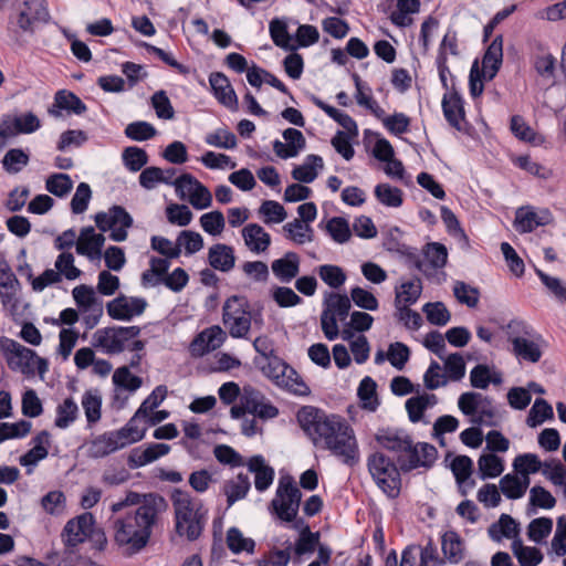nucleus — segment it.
<instances>
[{
	"label": "nucleus",
	"mask_w": 566,
	"mask_h": 566,
	"mask_svg": "<svg viewBox=\"0 0 566 566\" xmlns=\"http://www.w3.org/2000/svg\"><path fill=\"white\" fill-rule=\"evenodd\" d=\"M297 421L314 446L329 450L345 464L358 462V448L353 429L339 416L304 406L297 412Z\"/></svg>",
	"instance_id": "f257e3e1"
},
{
	"label": "nucleus",
	"mask_w": 566,
	"mask_h": 566,
	"mask_svg": "<svg viewBox=\"0 0 566 566\" xmlns=\"http://www.w3.org/2000/svg\"><path fill=\"white\" fill-rule=\"evenodd\" d=\"M165 506L166 501L161 495L148 494L136 510L116 517L113 521L116 544L126 547L129 554L143 549L149 541L158 511Z\"/></svg>",
	"instance_id": "f03ea898"
},
{
	"label": "nucleus",
	"mask_w": 566,
	"mask_h": 566,
	"mask_svg": "<svg viewBox=\"0 0 566 566\" xmlns=\"http://www.w3.org/2000/svg\"><path fill=\"white\" fill-rule=\"evenodd\" d=\"M375 438L384 449L395 454L400 470L405 473L420 467L429 469L438 457L434 446L427 442L415 443L412 437L403 429H380Z\"/></svg>",
	"instance_id": "7ed1b4c3"
},
{
	"label": "nucleus",
	"mask_w": 566,
	"mask_h": 566,
	"mask_svg": "<svg viewBox=\"0 0 566 566\" xmlns=\"http://www.w3.org/2000/svg\"><path fill=\"white\" fill-rule=\"evenodd\" d=\"M50 12L43 0H23L12 7L6 25L8 43L14 49H23L29 39L50 21Z\"/></svg>",
	"instance_id": "20e7f679"
},
{
	"label": "nucleus",
	"mask_w": 566,
	"mask_h": 566,
	"mask_svg": "<svg viewBox=\"0 0 566 566\" xmlns=\"http://www.w3.org/2000/svg\"><path fill=\"white\" fill-rule=\"evenodd\" d=\"M175 512V530L179 536L196 541L202 533L207 512L202 502L181 489H174L170 494Z\"/></svg>",
	"instance_id": "39448f33"
},
{
	"label": "nucleus",
	"mask_w": 566,
	"mask_h": 566,
	"mask_svg": "<svg viewBox=\"0 0 566 566\" xmlns=\"http://www.w3.org/2000/svg\"><path fill=\"white\" fill-rule=\"evenodd\" d=\"M368 471L379 489L389 497L397 499L401 490L400 467L382 452L368 457Z\"/></svg>",
	"instance_id": "423d86ee"
},
{
	"label": "nucleus",
	"mask_w": 566,
	"mask_h": 566,
	"mask_svg": "<svg viewBox=\"0 0 566 566\" xmlns=\"http://www.w3.org/2000/svg\"><path fill=\"white\" fill-rule=\"evenodd\" d=\"M260 365L262 374L271 379L277 387L284 388L297 396H306L311 392L297 371L279 356L270 357Z\"/></svg>",
	"instance_id": "0eeeda50"
},
{
	"label": "nucleus",
	"mask_w": 566,
	"mask_h": 566,
	"mask_svg": "<svg viewBox=\"0 0 566 566\" xmlns=\"http://www.w3.org/2000/svg\"><path fill=\"white\" fill-rule=\"evenodd\" d=\"M302 492L291 476L281 478L274 499L270 503L271 513L282 522L290 523L297 516Z\"/></svg>",
	"instance_id": "6e6552de"
},
{
	"label": "nucleus",
	"mask_w": 566,
	"mask_h": 566,
	"mask_svg": "<svg viewBox=\"0 0 566 566\" xmlns=\"http://www.w3.org/2000/svg\"><path fill=\"white\" fill-rule=\"evenodd\" d=\"M222 322L233 338H245L251 328L252 316L244 296L232 295L223 304Z\"/></svg>",
	"instance_id": "1a4fd4ad"
},
{
	"label": "nucleus",
	"mask_w": 566,
	"mask_h": 566,
	"mask_svg": "<svg viewBox=\"0 0 566 566\" xmlns=\"http://www.w3.org/2000/svg\"><path fill=\"white\" fill-rule=\"evenodd\" d=\"M139 326L104 327L93 335V346L102 348L106 354H119L126 348V343L139 336Z\"/></svg>",
	"instance_id": "9d476101"
},
{
	"label": "nucleus",
	"mask_w": 566,
	"mask_h": 566,
	"mask_svg": "<svg viewBox=\"0 0 566 566\" xmlns=\"http://www.w3.org/2000/svg\"><path fill=\"white\" fill-rule=\"evenodd\" d=\"M96 227L106 232L111 230L109 238L115 242H122L127 239V229L133 226L132 216L122 206H113L108 212H98L95 214Z\"/></svg>",
	"instance_id": "9b49d317"
},
{
	"label": "nucleus",
	"mask_w": 566,
	"mask_h": 566,
	"mask_svg": "<svg viewBox=\"0 0 566 566\" xmlns=\"http://www.w3.org/2000/svg\"><path fill=\"white\" fill-rule=\"evenodd\" d=\"M41 127L40 119L32 112L4 114L0 119V150L8 140L20 134H32Z\"/></svg>",
	"instance_id": "f8f14e48"
},
{
	"label": "nucleus",
	"mask_w": 566,
	"mask_h": 566,
	"mask_svg": "<svg viewBox=\"0 0 566 566\" xmlns=\"http://www.w3.org/2000/svg\"><path fill=\"white\" fill-rule=\"evenodd\" d=\"M509 339L513 345V354L524 360L531 363L539 361L542 350L533 340L520 336V334L528 335L527 326L523 322L512 321L509 324Z\"/></svg>",
	"instance_id": "ddd939ff"
},
{
	"label": "nucleus",
	"mask_w": 566,
	"mask_h": 566,
	"mask_svg": "<svg viewBox=\"0 0 566 566\" xmlns=\"http://www.w3.org/2000/svg\"><path fill=\"white\" fill-rule=\"evenodd\" d=\"M189 186V201L193 208L202 210L207 209L212 203V196L209 189L203 186L197 178L190 174L180 175L175 181L174 187L180 198L185 197V188Z\"/></svg>",
	"instance_id": "4468645a"
},
{
	"label": "nucleus",
	"mask_w": 566,
	"mask_h": 566,
	"mask_svg": "<svg viewBox=\"0 0 566 566\" xmlns=\"http://www.w3.org/2000/svg\"><path fill=\"white\" fill-rule=\"evenodd\" d=\"M147 305L144 297L120 294L106 304V310L113 319L129 322L134 316L142 315Z\"/></svg>",
	"instance_id": "2eb2a0df"
},
{
	"label": "nucleus",
	"mask_w": 566,
	"mask_h": 566,
	"mask_svg": "<svg viewBox=\"0 0 566 566\" xmlns=\"http://www.w3.org/2000/svg\"><path fill=\"white\" fill-rule=\"evenodd\" d=\"M0 349L6 357L9 368L12 370L21 369L25 373V369L30 367L31 361L36 357L34 350L8 337L0 338Z\"/></svg>",
	"instance_id": "dca6fc26"
},
{
	"label": "nucleus",
	"mask_w": 566,
	"mask_h": 566,
	"mask_svg": "<svg viewBox=\"0 0 566 566\" xmlns=\"http://www.w3.org/2000/svg\"><path fill=\"white\" fill-rule=\"evenodd\" d=\"M95 521L92 513H83L82 515L70 520L65 527V544L67 546H76L83 543L92 533Z\"/></svg>",
	"instance_id": "f3484780"
},
{
	"label": "nucleus",
	"mask_w": 566,
	"mask_h": 566,
	"mask_svg": "<svg viewBox=\"0 0 566 566\" xmlns=\"http://www.w3.org/2000/svg\"><path fill=\"white\" fill-rule=\"evenodd\" d=\"M283 138L286 144L279 139L273 142V150L281 159L296 157L306 146L303 133L296 128H286L283 130Z\"/></svg>",
	"instance_id": "a211bd4d"
},
{
	"label": "nucleus",
	"mask_w": 566,
	"mask_h": 566,
	"mask_svg": "<svg viewBox=\"0 0 566 566\" xmlns=\"http://www.w3.org/2000/svg\"><path fill=\"white\" fill-rule=\"evenodd\" d=\"M553 222V216L549 210L544 209L539 212L520 208L516 211L514 228L520 233L532 232L539 226H546Z\"/></svg>",
	"instance_id": "6ab92c4d"
},
{
	"label": "nucleus",
	"mask_w": 566,
	"mask_h": 566,
	"mask_svg": "<svg viewBox=\"0 0 566 566\" xmlns=\"http://www.w3.org/2000/svg\"><path fill=\"white\" fill-rule=\"evenodd\" d=\"M61 111L82 115L87 111V107L74 93L66 90H60L55 93L54 102L52 106L49 107L48 113L57 118L62 115Z\"/></svg>",
	"instance_id": "aec40b11"
},
{
	"label": "nucleus",
	"mask_w": 566,
	"mask_h": 566,
	"mask_svg": "<svg viewBox=\"0 0 566 566\" xmlns=\"http://www.w3.org/2000/svg\"><path fill=\"white\" fill-rule=\"evenodd\" d=\"M209 83L214 97L228 108H238V97L229 78L221 72H213L209 76Z\"/></svg>",
	"instance_id": "412c9836"
},
{
	"label": "nucleus",
	"mask_w": 566,
	"mask_h": 566,
	"mask_svg": "<svg viewBox=\"0 0 566 566\" xmlns=\"http://www.w3.org/2000/svg\"><path fill=\"white\" fill-rule=\"evenodd\" d=\"M442 111L450 126L461 130V120L464 119L463 99L452 83V92L446 93L442 98Z\"/></svg>",
	"instance_id": "4be33fe9"
},
{
	"label": "nucleus",
	"mask_w": 566,
	"mask_h": 566,
	"mask_svg": "<svg viewBox=\"0 0 566 566\" xmlns=\"http://www.w3.org/2000/svg\"><path fill=\"white\" fill-rule=\"evenodd\" d=\"M105 243V237L95 233L93 227H85L81 230L80 238L76 243V252L91 259L99 258Z\"/></svg>",
	"instance_id": "5701e85b"
},
{
	"label": "nucleus",
	"mask_w": 566,
	"mask_h": 566,
	"mask_svg": "<svg viewBox=\"0 0 566 566\" xmlns=\"http://www.w3.org/2000/svg\"><path fill=\"white\" fill-rule=\"evenodd\" d=\"M300 256L295 252H286L283 258L272 262L271 269L274 276L282 283H290L300 273Z\"/></svg>",
	"instance_id": "b1692460"
},
{
	"label": "nucleus",
	"mask_w": 566,
	"mask_h": 566,
	"mask_svg": "<svg viewBox=\"0 0 566 566\" xmlns=\"http://www.w3.org/2000/svg\"><path fill=\"white\" fill-rule=\"evenodd\" d=\"M169 451L170 446L166 443H150L144 450L136 448L128 457V467L130 469L144 467L156 461L160 457L168 454Z\"/></svg>",
	"instance_id": "393cba45"
},
{
	"label": "nucleus",
	"mask_w": 566,
	"mask_h": 566,
	"mask_svg": "<svg viewBox=\"0 0 566 566\" xmlns=\"http://www.w3.org/2000/svg\"><path fill=\"white\" fill-rule=\"evenodd\" d=\"M125 447V443L119 440L115 431L105 432L95 439H93L88 444V457L93 459L104 458L118 449Z\"/></svg>",
	"instance_id": "a878e982"
},
{
	"label": "nucleus",
	"mask_w": 566,
	"mask_h": 566,
	"mask_svg": "<svg viewBox=\"0 0 566 566\" xmlns=\"http://www.w3.org/2000/svg\"><path fill=\"white\" fill-rule=\"evenodd\" d=\"M503 62V35H496L488 46L482 64L483 70L488 73V80H493L501 69Z\"/></svg>",
	"instance_id": "bb28decb"
},
{
	"label": "nucleus",
	"mask_w": 566,
	"mask_h": 566,
	"mask_svg": "<svg viewBox=\"0 0 566 566\" xmlns=\"http://www.w3.org/2000/svg\"><path fill=\"white\" fill-rule=\"evenodd\" d=\"M248 469L255 474L254 485L259 492L270 488L274 479V469L265 464L264 458L260 454L253 455L248 462Z\"/></svg>",
	"instance_id": "cd10ccee"
},
{
	"label": "nucleus",
	"mask_w": 566,
	"mask_h": 566,
	"mask_svg": "<svg viewBox=\"0 0 566 566\" xmlns=\"http://www.w3.org/2000/svg\"><path fill=\"white\" fill-rule=\"evenodd\" d=\"M242 237L250 251L261 253L271 244L270 234L258 223H250L242 230Z\"/></svg>",
	"instance_id": "c85d7f7f"
},
{
	"label": "nucleus",
	"mask_w": 566,
	"mask_h": 566,
	"mask_svg": "<svg viewBox=\"0 0 566 566\" xmlns=\"http://www.w3.org/2000/svg\"><path fill=\"white\" fill-rule=\"evenodd\" d=\"M208 261L210 266L221 272H229L235 263L234 251L231 247L217 243L209 249Z\"/></svg>",
	"instance_id": "c756f323"
},
{
	"label": "nucleus",
	"mask_w": 566,
	"mask_h": 566,
	"mask_svg": "<svg viewBox=\"0 0 566 566\" xmlns=\"http://www.w3.org/2000/svg\"><path fill=\"white\" fill-rule=\"evenodd\" d=\"M33 448L20 457V464L23 467L36 465L49 454L46 446L50 444V432L43 430L33 438Z\"/></svg>",
	"instance_id": "7c9ffc66"
},
{
	"label": "nucleus",
	"mask_w": 566,
	"mask_h": 566,
	"mask_svg": "<svg viewBox=\"0 0 566 566\" xmlns=\"http://www.w3.org/2000/svg\"><path fill=\"white\" fill-rule=\"evenodd\" d=\"M441 548L446 558L458 564L464 556V543L455 531H447L441 538Z\"/></svg>",
	"instance_id": "2f4dec72"
},
{
	"label": "nucleus",
	"mask_w": 566,
	"mask_h": 566,
	"mask_svg": "<svg viewBox=\"0 0 566 566\" xmlns=\"http://www.w3.org/2000/svg\"><path fill=\"white\" fill-rule=\"evenodd\" d=\"M323 167V158L318 155L311 154L306 156L305 161L302 165L293 168L292 177L300 182L310 184L317 177L316 168L322 169Z\"/></svg>",
	"instance_id": "473e14b6"
},
{
	"label": "nucleus",
	"mask_w": 566,
	"mask_h": 566,
	"mask_svg": "<svg viewBox=\"0 0 566 566\" xmlns=\"http://www.w3.org/2000/svg\"><path fill=\"white\" fill-rule=\"evenodd\" d=\"M251 483L249 476L240 473L237 479L229 480L223 485V492L227 496L228 506H232L237 501L247 496Z\"/></svg>",
	"instance_id": "72a5a7b5"
},
{
	"label": "nucleus",
	"mask_w": 566,
	"mask_h": 566,
	"mask_svg": "<svg viewBox=\"0 0 566 566\" xmlns=\"http://www.w3.org/2000/svg\"><path fill=\"white\" fill-rule=\"evenodd\" d=\"M400 289V291L396 290L395 307L415 304L421 295L422 283L419 277H415L411 281L403 282Z\"/></svg>",
	"instance_id": "f704fd0d"
},
{
	"label": "nucleus",
	"mask_w": 566,
	"mask_h": 566,
	"mask_svg": "<svg viewBox=\"0 0 566 566\" xmlns=\"http://www.w3.org/2000/svg\"><path fill=\"white\" fill-rule=\"evenodd\" d=\"M269 31L273 43L285 50V51H295L296 45L291 44V35L287 31V23L285 20L280 18H274L270 21Z\"/></svg>",
	"instance_id": "c9c22d12"
},
{
	"label": "nucleus",
	"mask_w": 566,
	"mask_h": 566,
	"mask_svg": "<svg viewBox=\"0 0 566 566\" xmlns=\"http://www.w3.org/2000/svg\"><path fill=\"white\" fill-rule=\"evenodd\" d=\"M77 403L72 397H67L56 407L54 424L60 429H66L77 419Z\"/></svg>",
	"instance_id": "e433bc0d"
},
{
	"label": "nucleus",
	"mask_w": 566,
	"mask_h": 566,
	"mask_svg": "<svg viewBox=\"0 0 566 566\" xmlns=\"http://www.w3.org/2000/svg\"><path fill=\"white\" fill-rule=\"evenodd\" d=\"M376 389L377 384L371 377L366 376L361 379L357 389V395L363 403L364 409L375 411L378 408L379 399Z\"/></svg>",
	"instance_id": "4c0bfd02"
},
{
	"label": "nucleus",
	"mask_w": 566,
	"mask_h": 566,
	"mask_svg": "<svg viewBox=\"0 0 566 566\" xmlns=\"http://www.w3.org/2000/svg\"><path fill=\"white\" fill-rule=\"evenodd\" d=\"M227 545L233 554L247 552L253 554L255 542L250 537H244L238 527H230L227 532Z\"/></svg>",
	"instance_id": "58836bf2"
},
{
	"label": "nucleus",
	"mask_w": 566,
	"mask_h": 566,
	"mask_svg": "<svg viewBox=\"0 0 566 566\" xmlns=\"http://www.w3.org/2000/svg\"><path fill=\"white\" fill-rule=\"evenodd\" d=\"M82 406L88 426H92L101 419L102 397L97 390H87L82 397Z\"/></svg>",
	"instance_id": "ea45409f"
},
{
	"label": "nucleus",
	"mask_w": 566,
	"mask_h": 566,
	"mask_svg": "<svg viewBox=\"0 0 566 566\" xmlns=\"http://www.w3.org/2000/svg\"><path fill=\"white\" fill-rule=\"evenodd\" d=\"M480 478L482 480L496 478L504 471L503 460L493 454H482L478 460Z\"/></svg>",
	"instance_id": "a19ab883"
},
{
	"label": "nucleus",
	"mask_w": 566,
	"mask_h": 566,
	"mask_svg": "<svg viewBox=\"0 0 566 566\" xmlns=\"http://www.w3.org/2000/svg\"><path fill=\"white\" fill-rule=\"evenodd\" d=\"M324 310H329L335 317L344 321L349 313L352 307L350 300L346 294L328 293L324 300Z\"/></svg>",
	"instance_id": "79ce46f5"
},
{
	"label": "nucleus",
	"mask_w": 566,
	"mask_h": 566,
	"mask_svg": "<svg viewBox=\"0 0 566 566\" xmlns=\"http://www.w3.org/2000/svg\"><path fill=\"white\" fill-rule=\"evenodd\" d=\"M528 483V478L521 482L516 475L507 473L500 480V488L507 499L516 500L525 494Z\"/></svg>",
	"instance_id": "37998d69"
},
{
	"label": "nucleus",
	"mask_w": 566,
	"mask_h": 566,
	"mask_svg": "<svg viewBox=\"0 0 566 566\" xmlns=\"http://www.w3.org/2000/svg\"><path fill=\"white\" fill-rule=\"evenodd\" d=\"M511 133L518 139L533 145L537 144L539 136L526 123L523 116L513 115L510 120Z\"/></svg>",
	"instance_id": "c03bdc74"
},
{
	"label": "nucleus",
	"mask_w": 566,
	"mask_h": 566,
	"mask_svg": "<svg viewBox=\"0 0 566 566\" xmlns=\"http://www.w3.org/2000/svg\"><path fill=\"white\" fill-rule=\"evenodd\" d=\"M554 417L552 406L544 399L537 398L528 411L526 424L531 428H536L545 420Z\"/></svg>",
	"instance_id": "a18cd8bd"
},
{
	"label": "nucleus",
	"mask_w": 566,
	"mask_h": 566,
	"mask_svg": "<svg viewBox=\"0 0 566 566\" xmlns=\"http://www.w3.org/2000/svg\"><path fill=\"white\" fill-rule=\"evenodd\" d=\"M375 197L387 207L398 208L402 205V191L389 184H379L375 187Z\"/></svg>",
	"instance_id": "49530a36"
},
{
	"label": "nucleus",
	"mask_w": 566,
	"mask_h": 566,
	"mask_svg": "<svg viewBox=\"0 0 566 566\" xmlns=\"http://www.w3.org/2000/svg\"><path fill=\"white\" fill-rule=\"evenodd\" d=\"M424 261L427 263V269L431 268L433 270L441 269L447 264L448 260V251L447 248L439 242H431L426 245L423 251Z\"/></svg>",
	"instance_id": "de8ad7c7"
},
{
	"label": "nucleus",
	"mask_w": 566,
	"mask_h": 566,
	"mask_svg": "<svg viewBox=\"0 0 566 566\" xmlns=\"http://www.w3.org/2000/svg\"><path fill=\"white\" fill-rule=\"evenodd\" d=\"M30 157L21 148H12L7 151L2 159L3 169L9 174H18L29 164Z\"/></svg>",
	"instance_id": "09e8293b"
},
{
	"label": "nucleus",
	"mask_w": 566,
	"mask_h": 566,
	"mask_svg": "<svg viewBox=\"0 0 566 566\" xmlns=\"http://www.w3.org/2000/svg\"><path fill=\"white\" fill-rule=\"evenodd\" d=\"M422 311L432 325L444 326L451 319V314L442 302L426 303Z\"/></svg>",
	"instance_id": "8fccbe9b"
},
{
	"label": "nucleus",
	"mask_w": 566,
	"mask_h": 566,
	"mask_svg": "<svg viewBox=\"0 0 566 566\" xmlns=\"http://www.w3.org/2000/svg\"><path fill=\"white\" fill-rule=\"evenodd\" d=\"M143 417H137V411L129 419V421L119 430L115 431L119 440L125 443V447L129 443L140 441L146 432V427L139 428L137 421Z\"/></svg>",
	"instance_id": "3c124183"
},
{
	"label": "nucleus",
	"mask_w": 566,
	"mask_h": 566,
	"mask_svg": "<svg viewBox=\"0 0 566 566\" xmlns=\"http://www.w3.org/2000/svg\"><path fill=\"white\" fill-rule=\"evenodd\" d=\"M122 158L126 168L133 172L139 171L148 163L147 153L136 146L126 147Z\"/></svg>",
	"instance_id": "603ef678"
},
{
	"label": "nucleus",
	"mask_w": 566,
	"mask_h": 566,
	"mask_svg": "<svg viewBox=\"0 0 566 566\" xmlns=\"http://www.w3.org/2000/svg\"><path fill=\"white\" fill-rule=\"evenodd\" d=\"M453 294L459 303L465 304L468 307L474 308L479 304V290L463 281H457L454 283Z\"/></svg>",
	"instance_id": "864d4df0"
},
{
	"label": "nucleus",
	"mask_w": 566,
	"mask_h": 566,
	"mask_svg": "<svg viewBox=\"0 0 566 566\" xmlns=\"http://www.w3.org/2000/svg\"><path fill=\"white\" fill-rule=\"evenodd\" d=\"M45 188L52 195L62 198L72 190L73 181L66 174H53L46 179Z\"/></svg>",
	"instance_id": "5fc2aeb1"
},
{
	"label": "nucleus",
	"mask_w": 566,
	"mask_h": 566,
	"mask_svg": "<svg viewBox=\"0 0 566 566\" xmlns=\"http://www.w3.org/2000/svg\"><path fill=\"white\" fill-rule=\"evenodd\" d=\"M513 467L518 473L523 474L524 478H528V474L536 473L542 468L544 469V463L541 462L536 454L524 453L514 459Z\"/></svg>",
	"instance_id": "6e6d98bb"
},
{
	"label": "nucleus",
	"mask_w": 566,
	"mask_h": 566,
	"mask_svg": "<svg viewBox=\"0 0 566 566\" xmlns=\"http://www.w3.org/2000/svg\"><path fill=\"white\" fill-rule=\"evenodd\" d=\"M115 386L124 388L130 392L140 388L143 380L140 377L132 375L127 366L118 367L113 375Z\"/></svg>",
	"instance_id": "4d7b16f0"
},
{
	"label": "nucleus",
	"mask_w": 566,
	"mask_h": 566,
	"mask_svg": "<svg viewBox=\"0 0 566 566\" xmlns=\"http://www.w3.org/2000/svg\"><path fill=\"white\" fill-rule=\"evenodd\" d=\"M167 392L168 390L165 385L157 386L137 409V417L147 418L165 400Z\"/></svg>",
	"instance_id": "13d9d810"
},
{
	"label": "nucleus",
	"mask_w": 566,
	"mask_h": 566,
	"mask_svg": "<svg viewBox=\"0 0 566 566\" xmlns=\"http://www.w3.org/2000/svg\"><path fill=\"white\" fill-rule=\"evenodd\" d=\"M326 230L332 239L337 243H346L350 237L352 231L346 219L342 217L332 218L326 226Z\"/></svg>",
	"instance_id": "bf43d9fd"
},
{
	"label": "nucleus",
	"mask_w": 566,
	"mask_h": 566,
	"mask_svg": "<svg viewBox=\"0 0 566 566\" xmlns=\"http://www.w3.org/2000/svg\"><path fill=\"white\" fill-rule=\"evenodd\" d=\"M30 421L20 420L15 423L0 422V443L8 439L23 438L31 431Z\"/></svg>",
	"instance_id": "052dcab7"
},
{
	"label": "nucleus",
	"mask_w": 566,
	"mask_h": 566,
	"mask_svg": "<svg viewBox=\"0 0 566 566\" xmlns=\"http://www.w3.org/2000/svg\"><path fill=\"white\" fill-rule=\"evenodd\" d=\"M553 530V521L549 517L534 518L527 527V536L535 543H542Z\"/></svg>",
	"instance_id": "680f3d73"
},
{
	"label": "nucleus",
	"mask_w": 566,
	"mask_h": 566,
	"mask_svg": "<svg viewBox=\"0 0 566 566\" xmlns=\"http://www.w3.org/2000/svg\"><path fill=\"white\" fill-rule=\"evenodd\" d=\"M318 275L332 289H338L346 281V274L338 265H321L318 268Z\"/></svg>",
	"instance_id": "e2e57ef3"
},
{
	"label": "nucleus",
	"mask_w": 566,
	"mask_h": 566,
	"mask_svg": "<svg viewBox=\"0 0 566 566\" xmlns=\"http://www.w3.org/2000/svg\"><path fill=\"white\" fill-rule=\"evenodd\" d=\"M483 401L490 403L489 399L486 397H483L480 392L468 391L463 392L459 397L458 407L463 415L474 416Z\"/></svg>",
	"instance_id": "0e129e2a"
},
{
	"label": "nucleus",
	"mask_w": 566,
	"mask_h": 566,
	"mask_svg": "<svg viewBox=\"0 0 566 566\" xmlns=\"http://www.w3.org/2000/svg\"><path fill=\"white\" fill-rule=\"evenodd\" d=\"M156 128L143 120L130 123L125 128V135L132 140L143 142L153 138L156 135Z\"/></svg>",
	"instance_id": "69168bd1"
},
{
	"label": "nucleus",
	"mask_w": 566,
	"mask_h": 566,
	"mask_svg": "<svg viewBox=\"0 0 566 566\" xmlns=\"http://www.w3.org/2000/svg\"><path fill=\"white\" fill-rule=\"evenodd\" d=\"M537 276L548 292L559 302L566 301V284L558 277L551 276L539 269H535Z\"/></svg>",
	"instance_id": "338daca9"
},
{
	"label": "nucleus",
	"mask_w": 566,
	"mask_h": 566,
	"mask_svg": "<svg viewBox=\"0 0 566 566\" xmlns=\"http://www.w3.org/2000/svg\"><path fill=\"white\" fill-rule=\"evenodd\" d=\"M444 369L447 379L459 381L465 375V361L459 353L450 354L444 359Z\"/></svg>",
	"instance_id": "774afa93"
}]
</instances>
